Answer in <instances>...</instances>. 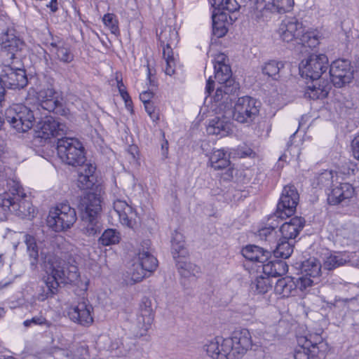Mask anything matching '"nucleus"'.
I'll return each mask as SVG.
<instances>
[{
    "label": "nucleus",
    "mask_w": 359,
    "mask_h": 359,
    "mask_svg": "<svg viewBox=\"0 0 359 359\" xmlns=\"http://www.w3.org/2000/svg\"><path fill=\"white\" fill-rule=\"evenodd\" d=\"M41 257L46 274L43 277L46 290L39 294L38 299L44 301L57 292L60 283L69 284L76 281L79 273L74 258L67 252L41 250Z\"/></svg>",
    "instance_id": "1"
},
{
    "label": "nucleus",
    "mask_w": 359,
    "mask_h": 359,
    "mask_svg": "<svg viewBox=\"0 0 359 359\" xmlns=\"http://www.w3.org/2000/svg\"><path fill=\"white\" fill-rule=\"evenodd\" d=\"M252 346L250 332L247 329H241L235 330L231 337H216L208 340L203 349L213 359H240Z\"/></svg>",
    "instance_id": "2"
},
{
    "label": "nucleus",
    "mask_w": 359,
    "mask_h": 359,
    "mask_svg": "<svg viewBox=\"0 0 359 359\" xmlns=\"http://www.w3.org/2000/svg\"><path fill=\"white\" fill-rule=\"evenodd\" d=\"M280 39L287 43L299 40L302 49L311 50L314 47V32H305V27L302 22L295 18H286L280 23L278 28Z\"/></svg>",
    "instance_id": "3"
},
{
    "label": "nucleus",
    "mask_w": 359,
    "mask_h": 359,
    "mask_svg": "<svg viewBox=\"0 0 359 359\" xmlns=\"http://www.w3.org/2000/svg\"><path fill=\"white\" fill-rule=\"evenodd\" d=\"M330 83H332L335 87L341 88L354 80L359 86V60L355 66L344 59H339L334 61L329 70Z\"/></svg>",
    "instance_id": "4"
},
{
    "label": "nucleus",
    "mask_w": 359,
    "mask_h": 359,
    "mask_svg": "<svg viewBox=\"0 0 359 359\" xmlns=\"http://www.w3.org/2000/svg\"><path fill=\"white\" fill-rule=\"evenodd\" d=\"M57 151L59 158L69 165L80 166L86 161L84 147L78 139L67 137L58 139Z\"/></svg>",
    "instance_id": "5"
},
{
    "label": "nucleus",
    "mask_w": 359,
    "mask_h": 359,
    "mask_svg": "<svg viewBox=\"0 0 359 359\" xmlns=\"http://www.w3.org/2000/svg\"><path fill=\"white\" fill-rule=\"evenodd\" d=\"M77 219L74 208L67 203H60L50 210L47 225L56 232L70 229Z\"/></svg>",
    "instance_id": "6"
},
{
    "label": "nucleus",
    "mask_w": 359,
    "mask_h": 359,
    "mask_svg": "<svg viewBox=\"0 0 359 359\" xmlns=\"http://www.w3.org/2000/svg\"><path fill=\"white\" fill-rule=\"evenodd\" d=\"M18 65H20V60L13 61L3 60L0 81L4 88L20 90L27 85L28 79L25 70L19 67Z\"/></svg>",
    "instance_id": "7"
},
{
    "label": "nucleus",
    "mask_w": 359,
    "mask_h": 359,
    "mask_svg": "<svg viewBox=\"0 0 359 359\" xmlns=\"http://www.w3.org/2000/svg\"><path fill=\"white\" fill-rule=\"evenodd\" d=\"M259 107L260 102L257 100L249 96L241 97L236 102L233 109L226 107V116L240 123H248L257 116Z\"/></svg>",
    "instance_id": "8"
},
{
    "label": "nucleus",
    "mask_w": 359,
    "mask_h": 359,
    "mask_svg": "<svg viewBox=\"0 0 359 359\" xmlns=\"http://www.w3.org/2000/svg\"><path fill=\"white\" fill-rule=\"evenodd\" d=\"M36 111H34L24 105H16L6 113L8 122L19 133L29 130L34 122L38 118Z\"/></svg>",
    "instance_id": "9"
},
{
    "label": "nucleus",
    "mask_w": 359,
    "mask_h": 359,
    "mask_svg": "<svg viewBox=\"0 0 359 359\" xmlns=\"http://www.w3.org/2000/svg\"><path fill=\"white\" fill-rule=\"evenodd\" d=\"M329 65L328 57L325 54L316 55V98H325L332 85L329 79Z\"/></svg>",
    "instance_id": "10"
},
{
    "label": "nucleus",
    "mask_w": 359,
    "mask_h": 359,
    "mask_svg": "<svg viewBox=\"0 0 359 359\" xmlns=\"http://www.w3.org/2000/svg\"><path fill=\"white\" fill-rule=\"evenodd\" d=\"M37 100L40 107L48 112L66 116L68 110L62 108L58 93L52 87L42 88L37 93Z\"/></svg>",
    "instance_id": "11"
},
{
    "label": "nucleus",
    "mask_w": 359,
    "mask_h": 359,
    "mask_svg": "<svg viewBox=\"0 0 359 359\" xmlns=\"http://www.w3.org/2000/svg\"><path fill=\"white\" fill-rule=\"evenodd\" d=\"M298 201L299 194L296 188L294 186H285L277 205L278 217L284 218L292 215L295 212Z\"/></svg>",
    "instance_id": "12"
},
{
    "label": "nucleus",
    "mask_w": 359,
    "mask_h": 359,
    "mask_svg": "<svg viewBox=\"0 0 359 359\" xmlns=\"http://www.w3.org/2000/svg\"><path fill=\"white\" fill-rule=\"evenodd\" d=\"M9 186V191L13 196L14 200L11 212L22 217L30 216L34 213V208L31 203L25 199L26 194L21 185L17 182L12 181Z\"/></svg>",
    "instance_id": "13"
},
{
    "label": "nucleus",
    "mask_w": 359,
    "mask_h": 359,
    "mask_svg": "<svg viewBox=\"0 0 359 359\" xmlns=\"http://www.w3.org/2000/svg\"><path fill=\"white\" fill-rule=\"evenodd\" d=\"M23 41L16 35L14 29H8L1 36V48L4 54L3 60H19L16 54L24 47Z\"/></svg>",
    "instance_id": "14"
},
{
    "label": "nucleus",
    "mask_w": 359,
    "mask_h": 359,
    "mask_svg": "<svg viewBox=\"0 0 359 359\" xmlns=\"http://www.w3.org/2000/svg\"><path fill=\"white\" fill-rule=\"evenodd\" d=\"M36 128L39 137L43 139H50L65 135L68 130L65 123H60L52 116H47L38 122Z\"/></svg>",
    "instance_id": "15"
},
{
    "label": "nucleus",
    "mask_w": 359,
    "mask_h": 359,
    "mask_svg": "<svg viewBox=\"0 0 359 359\" xmlns=\"http://www.w3.org/2000/svg\"><path fill=\"white\" fill-rule=\"evenodd\" d=\"M355 195V189L350 183H339L327 193V203L331 205L346 206Z\"/></svg>",
    "instance_id": "16"
},
{
    "label": "nucleus",
    "mask_w": 359,
    "mask_h": 359,
    "mask_svg": "<svg viewBox=\"0 0 359 359\" xmlns=\"http://www.w3.org/2000/svg\"><path fill=\"white\" fill-rule=\"evenodd\" d=\"M308 51L305 52V49H302L301 53L308 55V58L303 60L299 64V74L304 80L306 88H307L304 93V96L308 98H311V93L314 91V70L313 62V50L307 48Z\"/></svg>",
    "instance_id": "17"
},
{
    "label": "nucleus",
    "mask_w": 359,
    "mask_h": 359,
    "mask_svg": "<svg viewBox=\"0 0 359 359\" xmlns=\"http://www.w3.org/2000/svg\"><path fill=\"white\" fill-rule=\"evenodd\" d=\"M49 50L55 60L63 64H69L74 60L71 46L62 39L52 38L49 43Z\"/></svg>",
    "instance_id": "18"
},
{
    "label": "nucleus",
    "mask_w": 359,
    "mask_h": 359,
    "mask_svg": "<svg viewBox=\"0 0 359 359\" xmlns=\"http://www.w3.org/2000/svg\"><path fill=\"white\" fill-rule=\"evenodd\" d=\"M92 311L93 306L88 301L83 300L71 307L68 316L72 321L86 326L90 325L93 321Z\"/></svg>",
    "instance_id": "19"
},
{
    "label": "nucleus",
    "mask_w": 359,
    "mask_h": 359,
    "mask_svg": "<svg viewBox=\"0 0 359 359\" xmlns=\"http://www.w3.org/2000/svg\"><path fill=\"white\" fill-rule=\"evenodd\" d=\"M114 211L118 216L119 221L123 226L133 229L136 224V213L132 206L126 201L116 199L113 203Z\"/></svg>",
    "instance_id": "20"
},
{
    "label": "nucleus",
    "mask_w": 359,
    "mask_h": 359,
    "mask_svg": "<svg viewBox=\"0 0 359 359\" xmlns=\"http://www.w3.org/2000/svg\"><path fill=\"white\" fill-rule=\"evenodd\" d=\"M79 208L82 215L101 216L102 198L100 194L88 192L81 198Z\"/></svg>",
    "instance_id": "21"
},
{
    "label": "nucleus",
    "mask_w": 359,
    "mask_h": 359,
    "mask_svg": "<svg viewBox=\"0 0 359 359\" xmlns=\"http://www.w3.org/2000/svg\"><path fill=\"white\" fill-rule=\"evenodd\" d=\"M222 116H217L210 121L207 127L209 135L224 137L232 133L233 126L231 122L232 118H227L226 116V106H224Z\"/></svg>",
    "instance_id": "22"
},
{
    "label": "nucleus",
    "mask_w": 359,
    "mask_h": 359,
    "mask_svg": "<svg viewBox=\"0 0 359 359\" xmlns=\"http://www.w3.org/2000/svg\"><path fill=\"white\" fill-rule=\"evenodd\" d=\"M154 319V312L152 308V302L148 298H143L137 317V327L144 332H147L151 327Z\"/></svg>",
    "instance_id": "23"
},
{
    "label": "nucleus",
    "mask_w": 359,
    "mask_h": 359,
    "mask_svg": "<svg viewBox=\"0 0 359 359\" xmlns=\"http://www.w3.org/2000/svg\"><path fill=\"white\" fill-rule=\"evenodd\" d=\"M294 4V0H266L263 4H250L255 9L259 10L261 12L269 11L272 13L289 12L292 9Z\"/></svg>",
    "instance_id": "24"
},
{
    "label": "nucleus",
    "mask_w": 359,
    "mask_h": 359,
    "mask_svg": "<svg viewBox=\"0 0 359 359\" xmlns=\"http://www.w3.org/2000/svg\"><path fill=\"white\" fill-rule=\"evenodd\" d=\"M304 219L299 217H294L289 222L283 223L280 228L282 239L293 241L299 233L304 225Z\"/></svg>",
    "instance_id": "25"
},
{
    "label": "nucleus",
    "mask_w": 359,
    "mask_h": 359,
    "mask_svg": "<svg viewBox=\"0 0 359 359\" xmlns=\"http://www.w3.org/2000/svg\"><path fill=\"white\" fill-rule=\"evenodd\" d=\"M314 258H309L302 262L301 273L297 285L301 290H306L311 287L313 283Z\"/></svg>",
    "instance_id": "26"
},
{
    "label": "nucleus",
    "mask_w": 359,
    "mask_h": 359,
    "mask_svg": "<svg viewBox=\"0 0 359 359\" xmlns=\"http://www.w3.org/2000/svg\"><path fill=\"white\" fill-rule=\"evenodd\" d=\"M95 167L90 163L80 165L78 171V187L81 189H91L95 184L94 172Z\"/></svg>",
    "instance_id": "27"
},
{
    "label": "nucleus",
    "mask_w": 359,
    "mask_h": 359,
    "mask_svg": "<svg viewBox=\"0 0 359 359\" xmlns=\"http://www.w3.org/2000/svg\"><path fill=\"white\" fill-rule=\"evenodd\" d=\"M271 250H264L255 245H248L242 250V255L245 259L262 264L267 261L271 255Z\"/></svg>",
    "instance_id": "28"
},
{
    "label": "nucleus",
    "mask_w": 359,
    "mask_h": 359,
    "mask_svg": "<svg viewBox=\"0 0 359 359\" xmlns=\"http://www.w3.org/2000/svg\"><path fill=\"white\" fill-rule=\"evenodd\" d=\"M238 89V86H230L229 85H220L217 88L213 99L215 102L219 103L220 110H224V106L229 107L227 104L229 100H231L230 97L236 93Z\"/></svg>",
    "instance_id": "29"
},
{
    "label": "nucleus",
    "mask_w": 359,
    "mask_h": 359,
    "mask_svg": "<svg viewBox=\"0 0 359 359\" xmlns=\"http://www.w3.org/2000/svg\"><path fill=\"white\" fill-rule=\"evenodd\" d=\"M263 273L270 277L281 276L285 275L288 270V266L285 262L275 260L262 265Z\"/></svg>",
    "instance_id": "30"
},
{
    "label": "nucleus",
    "mask_w": 359,
    "mask_h": 359,
    "mask_svg": "<svg viewBox=\"0 0 359 359\" xmlns=\"http://www.w3.org/2000/svg\"><path fill=\"white\" fill-rule=\"evenodd\" d=\"M215 79L219 85L238 86V84L231 79V70L227 65H219L215 67Z\"/></svg>",
    "instance_id": "31"
},
{
    "label": "nucleus",
    "mask_w": 359,
    "mask_h": 359,
    "mask_svg": "<svg viewBox=\"0 0 359 359\" xmlns=\"http://www.w3.org/2000/svg\"><path fill=\"white\" fill-rule=\"evenodd\" d=\"M210 163L215 170L225 169L230 165L229 155L224 149L215 150L210 157Z\"/></svg>",
    "instance_id": "32"
},
{
    "label": "nucleus",
    "mask_w": 359,
    "mask_h": 359,
    "mask_svg": "<svg viewBox=\"0 0 359 359\" xmlns=\"http://www.w3.org/2000/svg\"><path fill=\"white\" fill-rule=\"evenodd\" d=\"M171 243L173 257L175 260L180 257H187L188 251L185 248L184 236L181 233L175 231L172 236Z\"/></svg>",
    "instance_id": "33"
},
{
    "label": "nucleus",
    "mask_w": 359,
    "mask_h": 359,
    "mask_svg": "<svg viewBox=\"0 0 359 359\" xmlns=\"http://www.w3.org/2000/svg\"><path fill=\"white\" fill-rule=\"evenodd\" d=\"M101 216L82 215L83 233L88 236H93L100 233L102 228Z\"/></svg>",
    "instance_id": "34"
},
{
    "label": "nucleus",
    "mask_w": 359,
    "mask_h": 359,
    "mask_svg": "<svg viewBox=\"0 0 359 359\" xmlns=\"http://www.w3.org/2000/svg\"><path fill=\"white\" fill-rule=\"evenodd\" d=\"M212 18V34L217 38L224 36L227 32L226 26L227 15L224 13H213Z\"/></svg>",
    "instance_id": "35"
},
{
    "label": "nucleus",
    "mask_w": 359,
    "mask_h": 359,
    "mask_svg": "<svg viewBox=\"0 0 359 359\" xmlns=\"http://www.w3.org/2000/svg\"><path fill=\"white\" fill-rule=\"evenodd\" d=\"M295 289L294 282L288 277L278 280L274 286L275 292L282 297H288L292 295Z\"/></svg>",
    "instance_id": "36"
},
{
    "label": "nucleus",
    "mask_w": 359,
    "mask_h": 359,
    "mask_svg": "<svg viewBox=\"0 0 359 359\" xmlns=\"http://www.w3.org/2000/svg\"><path fill=\"white\" fill-rule=\"evenodd\" d=\"M158 36L163 46V50L172 49V46L178 41L177 32L170 27H165L158 34Z\"/></svg>",
    "instance_id": "37"
},
{
    "label": "nucleus",
    "mask_w": 359,
    "mask_h": 359,
    "mask_svg": "<svg viewBox=\"0 0 359 359\" xmlns=\"http://www.w3.org/2000/svg\"><path fill=\"white\" fill-rule=\"evenodd\" d=\"M176 266L180 273L184 277L196 276L200 273V267L187 262L186 257L176 259Z\"/></svg>",
    "instance_id": "38"
},
{
    "label": "nucleus",
    "mask_w": 359,
    "mask_h": 359,
    "mask_svg": "<svg viewBox=\"0 0 359 359\" xmlns=\"http://www.w3.org/2000/svg\"><path fill=\"white\" fill-rule=\"evenodd\" d=\"M294 243V241L280 238L276 244V248L273 250L274 256L283 259L289 258L293 252Z\"/></svg>",
    "instance_id": "39"
},
{
    "label": "nucleus",
    "mask_w": 359,
    "mask_h": 359,
    "mask_svg": "<svg viewBox=\"0 0 359 359\" xmlns=\"http://www.w3.org/2000/svg\"><path fill=\"white\" fill-rule=\"evenodd\" d=\"M299 348L294 353V359H309V355L312 352L311 348H314V344L306 337H299L298 338Z\"/></svg>",
    "instance_id": "40"
},
{
    "label": "nucleus",
    "mask_w": 359,
    "mask_h": 359,
    "mask_svg": "<svg viewBox=\"0 0 359 359\" xmlns=\"http://www.w3.org/2000/svg\"><path fill=\"white\" fill-rule=\"evenodd\" d=\"M348 262H349L348 256L341 253H335L327 257L324 261L323 265H320V267L330 271L337 267L344 265ZM320 269L321 268H320L319 270L320 271Z\"/></svg>",
    "instance_id": "41"
},
{
    "label": "nucleus",
    "mask_w": 359,
    "mask_h": 359,
    "mask_svg": "<svg viewBox=\"0 0 359 359\" xmlns=\"http://www.w3.org/2000/svg\"><path fill=\"white\" fill-rule=\"evenodd\" d=\"M135 259L149 273L155 270L157 266V259L148 250L140 252Z\"/></svg>",
    "instance_id": "42"
},
{
    "label": "nucleus",
    "mask_w": 359,
    "mask_h": 359,
    "mask_svg": "<svg viewBox=\"0 0 359 359\" xmlns=\"http://www.w3.org/2000/svg\"><path fill=\"white\" fill-rule=\"evenodd\" d=\"M212 7L218 10V13L227 11L234 12L239 8V5L236 0H208Z\"/></svg>",
    "instance_id": "43"
},
{
    "label": "nucleus",
    "mask_w": 359,
    "mask_h": 359,
    "mask_svg": "<svg viewBox=\"0 0 359 359\" xmlns=\"http://www.w3.org/2000/svg\"><path fill=\"white\" fill-rule=\"evenodd\" d=\"M121 240V234L116 229H108L105 230L98 240L100 244L103 246L116 245Z\"/></svg>",
    "instance_id": "44"
},
{
    "label": "nucleus",
    "mask_w": 359,
    "mask_h": 359,
    "mask_svg": "<svg viewBox=\"0 0 359 359\" xmlns=\"http://www.w3.org/2000/svg\"><path fill=\"white\" fill-rule=\"evenodd\" d=\"M24 241L27 245V252L29 257L32 259L31 264L34 266L36 264L39 258V248L37 246L35 238L29 234L23 235Z\"/></svg>",
    "instance_id": "45"
},
{
    "label": "nucleus",
    "mask_w": 359,
    "mask_h": 359,
    "mask_svg": "<svg viewBox=\"0 0 359 359\" xmlns=\"http://www.w3.org/2000/svg\"><path fill=\"white\" fill-rule=\"evenodd\" d=\"M272 281L269 276H260L251 284V289L258 294L266 293L271 288Z\"/></svg>",
    "instance_id": "46"
},
{
    "label": "nucleus",
    "mask_w": 359,
    "mask_h": 359,
    "mask_svg": "<svg viewBox=\"0 0 359 359\" xmlns=\"http://www.w3.org/2000/svg\"><path fill=\"white\" fill-rule=\"evenodd\" d=\"M283 67L284 63L283 62L271 60L264 65L262 72L264 74L277 79L276 76L278 75L280 70Z\"/></svg>",
    "instance_id": "47"
},
{
    "label": "nucleus",
    "mask_w": 359,
    "mask_h": 359,
    "mask_svg": "<svg viewBox=\"0 0 359 359\" xmlns=\"http://www.w3.org/2000/svg\"><path fill=\"white\" fill-rule=\"evenodd\" d=\"M163 56L165 62V73L169 76L173 75L175 72L176 62L172 49L163 50Z\"/></svg>",
    "instance_id": "48"
},
{
    "label": "nucleus",
    "mask_w": 359,
    "mask_h": 359,
    "mask_svg": "<svg viewBox=\"0 0 359 359\" xmlns=\"http://www.w3.org/2000/svg\"><path fill=\"white\" fill-rule=\"evenodd\" d=\"M149 273L144 267L134 259V262L130 269V278L133 283L141 281Z\"/></svg>",
    "instance_id": "49"
},
{
    "label": "nucleus",
    "mask_w": 359,
    "mask_h": 359,
    "mask_svg": "<svg viewBox=\"0 0 359 359\" xmlns=\"http://www.w3.org/2000/svg\"><path fill=\"white\" fill-rule=\"evenodd\" d=\"M276 233L273 227H264L258 231L257 236L261 241L269 242L271 244L276 242Z\"/></svg>",
    "instance_id": "50"
},
{
    "label": "nucleus",
    "mask_w": 359,
    "mask_h": 359,
    "mask_svg": "<svg viewBox=\"0 0 359 359\" xmlns=\"http://www.w3.org/2000/svg\"><path fill=\"white\" fill-rule=\"evenodd\" d=\"M333 174L332 171L325 170L320 173L318 178V185L322 187H329L332 183Z\"/></svg>",
    "instance_id": "51"
},
{
    "label": "nucleus",
    "mask_w": 359,
    "mask_h": 359,
    "mask_svg": "<svg viewBox=\"0 0 359 359\" xmlns=\"http://www.w3.org/2000/svg\"><path fill=\"white\" fill-rule=\"evenodd\" d=\"M103 22L106 26L109 27L111 32L115 34L118 30V20L113 13H107L103 17Z\"/></svg>",
    "instance_id": "52"
},
{
    "label": "nucleus",
    "mask_w": 359,
    "mask_h": 359,
    "mask_svg": "<svg viewBox=\"0 0 359 359\" xmlns=\"http://www.w3.org/2000/svg\"><path fill=\"white\" fill-rule=\"evenodd\" d=\"M13 203V196L11 193L0 195V206L4 210L8 209L11 211Z\"/></svg>",
    "instance_id": "53"
},
{
    "label": "nucleus",
    "mask_w": 359,
    "mask_h": 359,
    "mask_svg": "<svg viewBox=\"0 0 359 359\" xmlns=\"http://www.w3.org/2000/svg\"><path fill=\"white\" fill-rule=\"evenodd\" d=\"M144 104V108L148 114V115L150 116V118L154 121H156L158 119V114L155 113V109L153 104L151 102H147Z\"/></svg>",
    "instance_id": "54"
},
{
    "label": "nucleus",
    "mask_w": 359,
    "mask_h": 359,
    "mask_svg": "<svg viewBox=\"0 0 359 359\" xmlns=\"http://www.w3.org/2000/svg\"><path fill=\"white\" fill-rule=\"evenodd\" d=\"M351 148L353 156L359 160V135L355 136L352 140Z\"/></svg>",
    "instance_id": "55"
},
{
    "label": "nucleus",
    "mask_w": 359,
    "mask_h": 359,
    "mask_svg": "<svg viewBox=\"0 0 359 359\" xmlns=\"http://www.w3.org/2000/svg\"><path fill=\"white\" fill-rule=\"evenodd\" d=\"M316 348L318 349V353L317 357L318 359H324L325 358V352L327 349V347L325 344L323 342H320L318 344L316 342Z\"/></svg>",
    "instance_id": "56"
},
{
    "label": "nucleus",
    "mask_w": 359,
    "mask_h": 359,
    "mask_svg": "<svg viewBox=\"0 0 359 359\" xmlns=\"http://www.w3.org/2000/svg\"><path fill=\"white\" fill-rule=\"evenodd\" d=\"M46 322V319L42 317H34L31 320H27L24 322L25 327H29L32 324L42 325Z\"/></svg>",
    "instance_id": "57"
},
{
    "label": "nucleus",
    "mask_w": 359,
    "mask_h": 359,
    "mask_svg": "<svg viewBox=\"0 0 359 359\" xmlns=\"http://www.w3.org/2000/svg\"><path fill=\"white\" fill-rule=\"evenodd\" d=\"M154 93L150 90H145L140 93V99L144 103L151 102L150 100L153 97Z\"/></svg>",
    "instance_id": "58"
},
{
    "label": "nucleus",
    "mask_w": 359,
    "mask_h": 359,
    "mask_svg": "<svg viewBox=\"0 0 359 359\" xmlns=\"http://www.w3.org/2000/svg\"><path fill=\"white\" fill-rule=\"evenodd\" d=\"M226 59V57L223 53H219L218 55H217L216 57H215L214 67L215 66H219V65H226L225 63Z\"/></svg>",
    "instance_id": "59"
},
{
    "label": "nucleus",
    "mask_w": 359,
    "mask_h": 359,
    "mask_svg": "<svg viewBox=\"0 0 359 359\" xmlns=\"http://www.w3.org/2000/svg\"><path fill=\"white\" fill-rule=\"evenodd\" d=\"M214 81L212 80V77L210 76L206 83L205 90L208 94H210V93L214 90Z\"/></svg>",
    "instance_id": "60"
},
{
    "label": "nucleus",
    "mask_w": 359,
    "mask_h": 359,
    "mask_svg": "<svg viewBox=\"0 0 359 359\" xmlns=\"http://www.w3.org/2000/svg\"><path fill=\"white\" fill-rule=\"evenodd\" d=\"M289 147L290 146L288 145V147ZM289 155H291V152H290V151L289 150V148H288L285 151V152L279 157V161H287V160L288 158H289V160H290V158H289Z\"/></svg>",
    "instance_id": "61"
},
{
    "label": "nucleus",
    "mask_w": 359,
    "mask_h": 359,
    "mask_svg": "<svg viewBox=\"0 0 359 359\" xmlns=\"http://www.w3.org/2000/svg\"><path fill=\"white\" fill-rule=\"evenodd\" d=\"M121 96L125 101L126 106H128L131 103V100L128 93H122V95H121Z\"/></svg>",
    "instance_id": "62"
},
{
    "label": "nucleus",
    "mask_w": 359,
    "mask_h": 359,
    "mask_svg": "<svg viewBox=\"0 0 359 359\" xmlns=\"http://www.w3.org/2000/svg\"><path fill=\"white\" fill-rule=\"evenodd\" d=\"M5 97V88L4 85L0 81V104L4 100Z\"/></svg>",
    "instance_id": "63"
},
{
    "label": "nucleus",
    "mask_w": 359,
    "mask_h": 359,
    "mask_svg": "<svg viewBox=\"0 0 359 359\" xmlns=\"http://www.w3.org/2000/svg\"><path fill=\"white\" fill-rule=\"evenodd\" d=\"M62 354L66 358V359H74L72 351H62Z\"/></svg>",
    "instance_id": "64"
}]
</instances>
